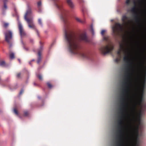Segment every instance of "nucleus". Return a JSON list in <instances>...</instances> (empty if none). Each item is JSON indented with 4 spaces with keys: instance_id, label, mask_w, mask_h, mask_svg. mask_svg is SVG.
I'll return each mask as SVG.
<instances>
[{
    "instance_id": "obj_1",
    "label": "nucleus",
    "mask_w": 146,
    "mask_h": 146,
    "mask_svg": "<svg viewBox=\"0 0 146 146\" xmlns=\"http://www.w3.org/2000/svg\"><path fill=\"white\" fill-rule=\"evenodd\" d=\"M64 23H65V22ZM64 32L68 48L70 52L74 54L80 55L84 58H89V56L88 54L80 52L79 51L78 41H83L85 42L89 41L86 33L84 32L77 34L73 33L68 29L66 24L64 26Z\"/></svg>"
},
{
    "instance_id": "obj_2",
    "label": "nucleus",
    "mask_w": 146,
    "mask_h": 146,
    "mask_svg": "<svg viewBox=\"0 0 146 146\" xmlns=\"http://www.w3.org/2000/svg\"><path fill=\"white\" fill-rule=\"evenodd\" d=\"M123 22L122 25L118 23H116L112 27L113 33L114 36L119 35L120 33H126V29L131 24V21L128 19L125 15L123 16L122 18Z\"/></svg>"
},
{
    "instance_id": "obj_3",
    "label": "nucleus",
    "mask_w": 146,
    "mask_h": 146,
    "mask_svg": "<svg viewBox=\"0 0 146 146\" xmlns=\"http://www.w3.org/2000/svg\"><path fill=\"white\" fill-rule=\"evenodd\" d=\"M33 15L32 13L31 8L28 6V9L24 16L25 20L27 21L29 27L30 28L35 30L37 33V35H38V31L36 29V26L33 23Z\"/></svg>"
},
{
    "instance_id": "obj_4",
    "label": "nucleus",
    "mask_w": 146,
    "mask_h": 146,
    "mask_svg": "<svg viewBox=\"0 0 146 146\" xmlns=\"http://www.w3.org/2000/svg\"><path fill=\"white\" fill-rule=\"evenodd\" d=\"M141 2L144 3L145 6V9L144 10L143 13L141 11H139V9L137 8L136 6V3L135 1H134V3L135 6L133 7L131 9L132 13L135 15V18L136 21L139 23L140 21V20L139 17V15L142 14L144 15L146 17V0H141Z\"/></svg>"
},
{
    "instance_id": "obj_5",
    "label": "nucleus",
    "mask_w": 146,
    "mask_h": 146,
    "mask_svg": "<svg viewBox=\"0 0 146 146\" xmlns=\"http://www.w3.org/2000/svg\"><path fill=\"white\" fill-rule=\"evenodd\" d=\"M113 48V44L111 42H109L106 45L100 48V50L102 54H106L111 52Z\"/></svg>"
},
{
    "instance_id": "obj_6",
    "label": "nucleus",
    "mask_w": 146,
    "mask_h": 146,
    "mask_svg": "<svg viewBox=\"0 0 146 146\" xmlns=\"http://www.w3.org/2000/svg\"><path fill=\"white\" fill-rule=\"evenodd\" d=\"M145 49V47L144 46H142L141 47L139 46L137 54L138 58L139 59H141L143 57L144 55Z\"/></svg>"
},
{
    "instance_id": "obj_7",
    "label": "nucleus",
    "mask_w": 146,
    "mask_h": 146,
    "mask_svg": "<svg viewBox=\"0 0 146 146\" xmlns=\"http://www.w3.org/2000/svg\"><path fill=\"white\" fill-rule=\"evenodd\" d=\"M5 39L8 43H9L12 38V33L9 31H7L5 33Z\"/></svg>"
},
{
    "instance_id": "obj_8",
    "label": "nucleus",
    "mask_w": 146,
    "mask_h": 146,
    "mask_svg": "<svg viewBox=\"0 0 146 146\" xmlns=\"http://www.w3.org/2000/svg\"><path fill=\"white\" fill-rule=\"evenodd\" d=\"M18 25L20 34L21 36L22 37L25 35L26 33L24 31L23 26L19 21H18Z\"/></svg>"
},
{
    "instance_id": "obj_9",
    "label": "nucleus",
    "mask_w": 146,
    "mask_h": 146,
    "mask_svg": "<svg viewBox=\"0 0 146 146\" xmlns=\"http://www.w3.org/2000/svg\"><path fill=\"white\" fill-rule=\"evenodd\" d=\"M67 2L69 6L71 8H74V5L71 0H67Z\"/></svg>"
},
{
    "instance_id": "obj_10",
    "label": "nucleus",
    "mask_w": 146,
    "mask_h": 146,
    "mask_svg": "<svg viewBox=\"0 0 146 146\" xmlns=\"http://www.w3.org/2000/svg\"><path fill=\"white\" fill-rule=\"evenodd\" d=\"M37 7L38 9V12H40L41 11V7L42 6L41 2L40 1H38L37 3Z\"/></svg>"
},
{
    "instance_id": "obj_11",
    "label": "nucleus",
    "mask_w": 146,
    "mask_h": 146,
    "mask_svg": "<svg viewBox=\"0 0 146 146\" xmlns=\"http://www.w3.org/2000/svg\"><path fill=\"white\" fill-rule=\"evenodd\" d=\"M66 10H65L64 11H62V15L61 16V19L62 20L64 21V17L65 16L66 14V13L67 12Z\"/></svg>"
},
{
    "instance_id": "obj_12",
    "label": "nucleus",
    "mask_w": 146,
    "mask_h": 146,
    "mask_svg": "<svg viewBox=\"0 0 146 146\" xmlns=\"http://www.w3.org/2000/svg\"><path fill=\"white\" fill-rule=\"evenodd\" d=\"M55 5L57 8L59 9H60L62 7V5L56 3H55Z\"/></svg>"
},
{
    "instance_id": "obj_13",
    "label": "nucleus",
    "mask_w": 146,
    "mask_h": 146,
    "mask_svg": "<svg viewBox=\"0 0 146 146\" xmlns=\"http://www.w3.org/2000/svg\"><path fill=\"white\" fill-rule=\"evenodd\" d=\"M38 55L39 56V57L38 58V60L37 61V62L38 63V64L40 62V61L41 60V58H40V52H38Z\"/></svg>"
},
{
    "instance_id": "obj_14",
    "label": "nucleus",
    "mask_w": 146,
    "mask_h": 146,
    "mask_svg": "<svg viewBox=\"0 0 146 146\" xmlns=\"http://www.w3.org/2000/svg\"><path fill=\"white\" fill-rule=\"evenodd\" d=\"M75 19L77 21H78V22H80V23H84L83 21L79 19V18H78L77 17H76L75 18Z\"/></svg>"
},
{
    "instance_id": "obj_15",
    "label": "nucleus",
    "mask_w": 146,
    "mask_h": 146,
    "mask_svg": "<svg viewBox=\"0 0 146 146\" xmlns=\"http://www.w3.org/2000/svg\"><path fill=\"white\" fill-rule=\"evenodd\" d=\"M10 56L11 59H13L14 58V54L13 53H11L10 55Z\"/></svg>"
},
{
    "instance_id": "obj_16",
    "label": "nucleus",
    "mask_w": 146,
    "mask_h": 146,
    "mask_svg": "<svg viewBox=\"0 0 146 146\" xmlns=\"http://www.w3.org/2000/svg\"><path fill=\"white\" fill-rule=\"evenodd\" d=\"M5 65V63L4 61H2L0 62V65L1 66H4Z\"/></svg>"
},
{
    "instance_id": "obj_17",
    "label": "nucleus",
    "mask_w": 146,
    "mask_h": 146,
    "mask_svg": "<svg viewBox=\"0 0 146 146\" xmlns=\"http://www.w3.org/2000/svg\"><path fill=\"white\" fill-rule=\"evenodd\" d=\"M7 0H4V8L5 9H7V5H6L5 3L7 1Z\"/></svg>"
},
{
    "instance_id": "obj_18",
    "label": "nucleus",
    "mask_w": 146,
    "mask_h": 146,
    "mask_svg": "<svg viewBox=\"0 0 146 146\" xmlns=\"http://www.w3.org/2000/svg\"><path fill=\"white\" fill-rule=\"evenodd\" d=\"M91 31L93 35H94V30L93 28L92 25L91 26Z\"/></svg>"
},
{
    "instance_id": "obj_19",
    "label": "nucleus",
    "mask_w": 146,
    "mask_h": 146,
    "mask_svg": "<svg viewBox=\"0 0 146 146\" xmlns=\"http://www.w3.org/2000/svg\"><path fill=\"white\" fill-rule=\"evenodd\" d=\"M38 23L41 26H42V23L41 20L40 19H38Z\"/></svg>"
},
{
    "instance_id": "obj_20",
    "label": "nucleus",
    "mask_w": 146,
    "mask_h": 146,
    "mask_svg": "<svg viewBox=\"0 0 146 146\" xmlns=\"http://www.w3.org/2000/svg\"><path fill=\"white\" fill-rule=\"evenodd\" d=\"M103 39L104 40H108V36H104Z\"/></svg>"
},
{
    "instance_id": "obj_21",
    "label": "nucleus",
    "mask_w": 146,
    "mask_h": 146,
    "mask_svg": "<svg viewBox=\"0 0 146 146\" xmlns=\"http://www.w3.org/2000/svg\"><path fill=\"white\" fill-rule=\"evenodd\" d=\"M47 85L48 86V87L49 88H51L52 87V85L49 82H48L47 83Z\"/></svg>"
},
{
    "instance_id": "obj_22",
    "label": "nucleus",
    "mask_w": 146,
    "mask_h": 146,
    "mask_svg": "<svg viewBox=\"0 0 146 146\" xmlns=\"http://www.w3.org/2000/svg\"><path fill=\"white\" fill-rule=\"evenodd\" d=\"M106 31L105 30H102L101 31V34L102 35H104V33Z\"/></svg>"
},
{
    "instance_id": "obj_23",
    "label": "nucleus",
    "mask_w": 146,
    "mask_h": 146,
    "mask_svg": "<svg viewBox=\"0 0 146 146\" xmlns=\"http://www.w3.org/2000/svg\"><path fill=\"white\" fill-rule=\"evenodd\" d=\"M9 25L8 23H5L4 25V27L5 28L7 27Z\"/></svg>"
},
{
    "instance_id": "obj_24",
    "label": "nucleus",
    "mask_w": 146,
    "mask_h": 146,
    "mask_svg": "<svg viewBox=\"0 0 146 146\" xmlns=\"http://www.w3.org/2000/svg\"><path fill=\"white\" fill-rule=\"evenodd\" d=\"M37 77L39 78V79L40 80H42V76L40 75H39L37 76Z\"/></svg>"
},
{
    "instance_id": "obj_25",
    "label": "nucleus",
    "mask_w": 146,
    "mask_h": 146,
    "mask_svg": "<svg viewBox=\"0 0 146 146\" xmlns=\"http://www.w3.org/2000/svg\"><path fill=\"white\" fill-rule=\"evenodd\" d=\"M13 111H14V112L15 113V114H16V115L18 114V113L17 111L15 109H14Z\"/></svg>"
},
{
    "instance_id": "obj_26",
    "label": "nucleus",
    "mask_w": 146,
    "mask_h": 146,
    "mask_svg": "<svg viewBox=\"0 0 146 146\" xmlns=\"http://www.w3.org/2000/svg\"><path fill=\"white\" fill-rule=\"evenodd\" d=\"M130 3V0H126V3L128 5Z\"/></svg>"
},
{
    "instance_id": "obj_27",
    "label": "nucleus",
    "mask_w": 146,
    "mask_h": 146,
    "mask_svg": "<svg viewBox=\"0 0 146 146\" xmlns=\"http://www.w3.org/2000/svg\"><path fill=\"white\" fill-rule=\"evenodd\" d=\"M23 92V90H21V91H20V93H19V95L21 94Z\"/></svg>"
},
{
    "instance_id": "obj_28",
    "label": "nucleus",
    "mask_w": 146,
    "mask_h": 146,
    "mask_svg": "<svg viewBox=\"0 0 146 146\" xmlns=\"http://www.w3.org/2000/svg\"><path fill=\"white\" fill-rule=\"evenodd\" d=\"M27 113H27V112H25V113H24L25 115V116H27Z\"/></svg>"
},
{
    "instance_id": "obj_29",
    "label": "nucleus",
    "mask_w": 146,
    "mask_h": 146,
    "mask_svg": "<svg viewBox=\"0 0 146 146\" xmlns=\"http://www.w3.org/2000/svg\"><path fill=\"white\" fill-rule=\"evenodd\" d=\"M20 73H19L17 74V76L19 77L20 76Z\"/></svg>"
},
{
    "instance_id": "obj_30",
    "label": "nucleus",
    "mask_w": 146,
    "mask_h": 146,
    "mask_svg": "<svg viewBox=\"0 0 146 146\" xmlns=\"http://www.w3.org/2000/svg\"><path fill=\"white\" fill-rule=\"evenodd\" d=\"M19 62H20V60L19 59Z\"/></svg>"
},
{
    "instance_id": "obj_31",
    "label": "nucleus",
    "mask_w": 146,
    "mask_h": 146,
    "mask_svg": "<svg viewBox=\"0 0 146 146\" xmlns=\"http://www.w3.org/2000/svg\"><path fill=\"white\" fill-rule=\"evenodd\" d=\"M34 60H32V61H34Z\"/></svg>"
}]
</instances>
